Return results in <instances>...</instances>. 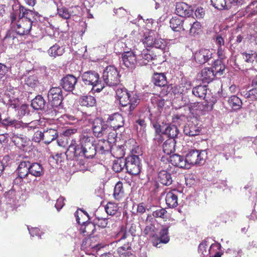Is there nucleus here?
I'll return each mask as SVG.
<instances>
[{
    "mask_svg": "<svg viewBox=\"0 0 257 257\" xmlns=\"http://www.w3.org/2000/svg\"><path fill=\"white\" fill-rule=\"evenodd\" d=\"M176 142L175 139L169 138L163 145V150L165 154L170 155L175 151Z\"/></svg>",
    "mask_w": 257,
    "mask_h": 257,
    "instance_id": "33",
    "label": "nucleus"
},
{
    "mask_svg": "<svg viewBox=\"0 0 257 257\" xmlns=\"http://www.w3.org/2000/svg\"><path fill=\"white\" fill-rule=\"evenodd\" d=\"M58 14L62 18L68 19L71 16L70 12L68 10L64 7H59L57 9Z\"/></svg>",
    "mask_w": 257,
    "mask_h": 257,
    "instance_id": "54",
    "label": "nucleus"
},
{
    "mask_svg": "<svg viewBox=\"0 0 257 257\" xmlns=\"http://www.w3.org/2000/svg\"><path fill=\"white\" fill-rule=\"evenodd\" d=\"M154 127L155 129V132L158 134H163L164 135V130L166 128V124L160 125L159 123H154L153 124Z\"/></svg>",
    "mask_w": 257,
    "mask_h": 257,
    "instance_id": "62",
    "label": "nucleus"
},
{
    "mask_svg": "<svg viewBox=\"0 0 257 257\" xmlns=\"http://www.w3.org/2000/svg\"><path fill=\"white\" fill-rule=\"evenodd\" d=\"M170 162L174 166L187 169L185 158L178 154H173L170 157Z\"/></svg>",
    "mask_w": 257,
    "mask_h": 257,
    "instance_id": "23",
    "label": "nucleus"
},
{
    "mask_svg": "<svg viewBox=\"0 0 257 257\" xmlns=\"http://www.w3.org/2000/svg\"><path fill=\"white\" fill-rule=\"evenodd\" d=\"M11 139L12 142L19 149L27 152L31 149V141L26 136L21 134L13 133Z\"/></svg>",
    "mask_w": 257,
    "mask_h": 257,
    "instance_id": "7",
    "label": "nucleus"
},
{
    "mask_svg": "<svg viewBox=\"0 0 257 257\" xmlns=\"http://www.w3.org/2000/svg\"><path fill=\"white\" fill-rule=\"evenodd\" d=\"M166 203L170 208H174L178 205V197L174 191H169L166 195Z\"/></svg>",
    "mask_w": 257,
    "mask_h": 257,
    "instance_id": "29",
    "label": "nucleus"
},
{
    "mask_svg": "<svg viewBox=\"0 0 257 257\" xmlns=\"http://www.w3.org/2000/svg\"><path fill=\"white\" fill-rule=\"evenodd\" d=\"M124 118L119 113H114L109 116L107 119V122H109L111 128L117 130L122 127L124 125Z\"/></svg>",
    "mask_w": 257,
    "mask_h": 257,
    "instance_id": "19",
    "label": "nucleus"
},
{
    "mask_svg": "<svg viewBox=\"0 0 257 257\" xmlns=\"http://www.w3.org/2000/svg\"><path fill=\"white\" fill-rule=\"evenodd\" d=\"M111 153L117 159H123V157L125 155V152L122 146H112Z\"/></svg>",
    "mask_w": 257,
    "mask_h": 257,
    "instance_id": "44",
    "label": "nucleus"
},
{
    "mask_svg": "<svg viewBox=\"0 0 257 257\" xmlns=\"http://www.w3.org/2000/svg\"><path fill=\"white\" fill-rule=\"evenodd\" d=\"M207 157L206 150L198 151L195 149L190 150L186 155L185 161L187 169L191 165H201L204 163Z\"/></svg>",
    "mask_w": 257,
    "mask_h": 257,
    "instance_id": "3",
    "label": "nucleus"
},
{
    "mask_svg": "<svg viewBox=\"0 0 257 257\" xmlns=\"http://www.w3.org/2000/svg\"><path fill=\"white\" fill-rule=\"evenodd\" d=\"M152 82L155 85L159 87L164 86L167 83L166 76L162 73H154L152 78Z\"/></svg>",
    "mask_w": 257,
    "mask_h": 257,
    "instance_id": "31",
    "label": "nucleus"
},
{
    "mask_svg": "<svg viewBox=\"0 0 257 257\" xmlns=\"http://www.w3.org/2000/svg\"><path fill=\"white\" fill-rule=\"evenodd\" d=\"M213 70L211 68H205L202 69L201 73L198 74V77L203 83H209L211 82L215 76Z\"/></svg>",
    "mask_w": 257,
    "mask_h": 257,
    "instance_id": "20",
    "label": "nucleus"
},
{
    "mask_svg": "<svg viewBox=\"0 0 257 257\" xmlns=\"http://www.w3.org/2000/svg\"><path fill=\"white\" fill-rule=\"evenodd\" d=\"M166 47L167 43L165 40L159 38H155L153 47L164 51Z\"/></svg>",
    "mask_w": 257,
    "mask_h": 257,
    "instance_id": "49",
    "label": "nucleus"
},
{
    "mask_svg": "<svg viewBox=\"0 0 257 257\" xmlns=\"http://www.w3.org/2000/svg\"><path fill=\"white\" fill-rule=\"evenodd\" d=\"M64 200L65 198L63 197H60L57 200L55 207L58 211H59L64 205Z\"/></svg>",
    "mask_w": 257,
    "mask_h": 257,
    "instance_id": "64",
    "label": "nucleus"
},
{
    "mask_svg": "<svg viewBox=\"0 0 257 257\" xmlns=\"http://www.w3.org/2000/svg\"><path fill=\"white\" fill-rule=\"evenodd\" d=\"M211 4L218 10H228L227 0H210Z\"/></svg>",
    "mask_w": 257,
    "mask_h": 257,
    "instance_id": "45",
    "label": "nucleus"
},
{
    "mask_svg": "<svg viewBox=\"0 0 257 257\" xmlns=\"http://www.w3.org/2000/svg\"><path fill=\"white\" fill-rule=\"evenodd\" d=\"M161 90L160 91V95L162 96H166L168 95L170 91L173 89V87L170 85L165 84L164 86H160Z\"/></svg>",
    "mask_w": 257,
    "mask_h": 257,
    "instance_id": "56",
    "label": "nucleus"
},
{
    "mask_svg": "<svg viewBox=\"0 0 257 257\" xmlns=\"http://www.w3.org/2000/svg\"><path fill=\"white\" fill-rule=\"evenodd\" d=\"M43 132L44 143L47 144H49L56 140L58 136L57 131L54 128L46 129L44 130Z\"/></svg>",
    "mask_w": 257,
    "mask_h": 257,
    "instance_id": "26",
    "label": "nucleus"
},
{
    "mask_svg": "<svg viewBox=\"0 0 257 257\" xmlns=\"http://www.w3.org/2000/svg\"><path fill=\"white\" fill-rule=\"evenodd\" d=\"M130 244L127 243L117 248V251L120 257H130L132 254L130 253L129 250H131Z\"/></svg>",
    "mask_w": 257,
    "mask_h": 257,
    "instance_id": "42",
    "label": "nucleus"
},
{
    "mask_svg": "<svg viewBox=\"0 0 257 257\" xmlns=\"http://www.w3.org/2000/svg\"><path fill=\"white\" fill-rule=\"evenodd\" d=\"M206 249V243L205 242L200 243L198 246V252L199 253H201L202 257H205L208 255V251Z\"/></svg>",
    "mask_w": 257,
    "mask_h": 257,
    "instance_id": "58",
    "label": "nucleus"
},
{
    "mask_svg": "<svg viewBox=\"0 0 257 257\" xmlns=\"http://www.w3.org/2000/svg\"><path fill=\"white\" fill-rule=\"evenodd\" d=\"M213 70L215 75H221L225 70V66L220 60H216L214 61L212 67L211 68Z\"/></svg>",
    "mask_w": 257,
    "mask_h": 257,
    "instance_id": "40",
    "label": "nucleus"
},
{
    "mask_svg": "<svg viewBox=\"0 0 257 257\" xmlns=\"http://www.w3.org/2000/svg\"><path fill=\"white\" fill-rule=\"evenodd\" d=\"M193 11L192 8L185 3H177L176 5V13L181 17L189 18L192 15Z\"/></svg>",
    "mask_w": 257,
    "mask_h": 257,
    "instance_id": "17",
    "label": "nucleus"
},
{
    "mask_svg": "<svg viewBox=\"0 0 257 257\" xmlns=\"http://www.w3.org/2000/svg\"><path fill=\"white\" fill-rule=\"evenodd\" d=\"M242 94L245 98L249 99L250 100L257 99V89H252L248 91H243Z\"/></svg>",
    "mask_w": 257,
    "mask_h": 257,
    "instance_id": "52",
    "label": "nucleus"
},
{
    "mask_svg": "<svg viewBox=\"0 0 257 257\" xmlns=\"http://www.w3.org/2000/svg\"><path fill=\"white\" fill-rule=\"evenodd\" d=\"M25 84L29 86L33 87L36 83L37 79L34 76H30L25 78Z\"/></svg>",
    "mask_w": 257,
    "mask_h": 257,
    "instance_id": "59",
    "label": "nucleus"
},
{
    "mask_svg": "<svg viewBox=\"0 0 257 257\" xmlns=\"http://www.w3.org/2000/svg\"><path fill=\"white\" fill-rule=\"evenodd\" d=\"M29 161H21L17 169L18 176L14 179L15 184H21L23 182H28V177L30 174Z\"/></svg>",
    "mask_w": 257,
    "mask_h": 257,
    "instance_id": "6",
    "label": "nucleus"
},
{
    "mask_svg": "<svg viewBox=\"0 0 257 257\" xmlns=\"http://www.w3.org/2000/svg\"><path fill=\"white\" fill-rule=\"evenodd\" d=\"M115 130L111 128V131H109L108 134L104 136L107 137V140H105V141L108 142L111 145L116 141V133Z\"/></svg>",
    "mask_w": 257,
    "mask_h": 257,
    "instance_id": "55",
    "label": "nucleus"
},
{
    "mask_svg": "<svg viewBox=\"0 0 257 257\" xmlns=\"http://www.w3.org/2000/svg\"><path fill=\"white\" fill-rule=\"evenodd\" d=\"M122 59L124 65L128 68H134L138 64V52L136 51L125 52L122 54Z\"/></svg>",
    "mask_w": 257,
    "mask_h": 257,
    "instance_id": "13",
    "label": "nucleus"
},
{
    "mask_svg": "<svg viewBox=\"0 0 257 257\" xmlns=\"http://www.w3.org/2000/svg\"><path fill=\"white\" fill-rule=\"evenodd\" d=\"M102 78L104 82L109 86H117L120 82V75L113 66H108L105 68Z\"/></svg>",
    "mask_w": 257,
    "mask_h": 257,
    "instance_id": "4",
    "label": "nucleus"
},
{
    "mask_svg": "<svg viewBox=\"0 0 257 257\" xmlns=\"http://www.w3.org/2000/svg\"><path fill=\"white\" fill-rule=\"evenodd\" d=\"M207 92V88L206 85H199L193 87L192 89V94L196 97L201 99H205Z\"/></svg>",
    "mask_w": 257,
    "mask_h": 257,
    "instance_id": "30",
    "label": "nucleus"
},
{
    "mask_svg": "<svg viewBox=\"0 0 257 257\" xmlns=\"http://www.w3.org/2000/svg\"><path fill=\"white\" fill-rule=\"evenodd\" d=\"M168 228L163 227L160 232V237H159L160 242L166 243L169 240V237L168 235Z\"/></svg>",
    "mask_w": 257,
    "mask_h": 257,
    "instance_id": "51",
    "label": "nucleus"
},
{
    "mask_svg": "<svg viewBox=\"0 0 257 257\" xmlns=\"http://www.w3.org/2000/svg\"><path fill=\"white\" fill-rule=\"evenodd\" d=\"M144 233L150 237H154L157 235V229L154 225L150 224L147 225L144 230Z\"/></svg>",
    "mask_w": 257,
    "mask_h": 257,
    "instance_id": "48",
    "label": "nucleus"
},
{
    "mask_svg": "<svg viewBox=\"0 0 257 257\" xmlns=\"http://www.w3.org/2000/svg\"><path fill=\"white\" fill-rule=\"evenodd\" d=\"M82 81L84 85L91 86V90L99 92L104 87V84L101 81L99 74L94 71H88L81 75Z\"/></svg>",
    "mask_w": 257,
    "mask_h": 257,
    "instance_id": "2",
    "label": "nucleus"
},
{
    "mask_svg": "<svg viewBox=\"0 0 257 257\" xmlns=\"http://www.w3.org/2000/svg\"><path fill=\"white\" fill-rule=\"evenodd\" d=\"M84 228H81L83 233H86L87 235H90L93 233L95 229V225L91 222H82Z\"/></svg>",
    "mask_w": 257,
    "mask_h": 257,
    "instance_id": "46",
    "label": "nucleus"
},
{
    "mask_svg": "<svg viewBox=\"0 0 257 257\" xmlns=\"http://www.w3.org/2000/svg\"><path fill=\"white\" fill-rule=\"evenodd\" d=\"M32 26V25L30 21L26 20H24L22 18H19L14 29L18 34L25 35L30 33Z\"/></svg>",
    "mask_w": 257,
    "mask_h": 257,
    "instance_id": "14",
    "label": "nucleus"
},
{
    "mask_svg": "<svg viewBox=\"0 0 257 257\" xmlns=\"http://www.w3.org/2000/svg\"><path fill=\"white\" fill-rule=\"evenodd\" d=\"M125 169L127 172L133 175L139 174L141 171L140 159L137 155L128 156L125 159Z\"/></svg>",
    "mask_w": 257,
    "mask_h": 257,
    "instance_id": "5",
    "label": "nucleus"
},
{
    "mask_svg": "<svg viewBox=\"0 0 257 257\" xmlns=\"http://www.w3.org/2000/svg\"><path fill=\"white\" fill-rule=\"evenodd\" d=\"M189 24H190L189 28H187L186 31L189 30L190 33L191 34L198 33V31L200 29L201 26L200 23L197 21L191 22L190 19H189Z\"/></svg>",
    "mask_w": 257,
    "mask_h": 257,
    "instance_id": "47",
    "label": "nucleus"
},
{
    "mask_svg": "<svg viewBox=\"0 0 257 257\" xmlns=\"http://www.w3.org/2000/svg\"><path fill=\"white\" fill-rule=\"evenodd\" d=\"M77 82V79L73 75L68 74L61 80V85L66 91H72Z\"/></svg>",
    "mask_w": 257,
    "mask_h": 257,
    "instance_id": "15",
    "label": "nucleus"
},
{
    "mask_svg": "<svg viewBox=\"0 0 257 257\" xmlns=\"http://www.w3.org/2000/svg\"><path fill=\"white\" fill-rule=\"evenodd\" d=\"M170 27L174 31H185L189 28V19L176 16L170 21Z\"/></svg>",
    "mask_w": 257,
    "mask_h": 257,
    "instance_id": "10",
    "label": "nucleus"
},
{
    "mask_svg": "<svg viewBox=\"0 0 257 257\" xmlns=\"http://www.w3.org/2000/svg\"><path fill=\"white\" fill-rule=\"evenodd\" d=\"M155 39V38L152 36L146 37L143 40V44L146 45L148 47H153Z\"/></svg>",
    "mask_w": 257,
    "mask_h": 257,
    "instance_id": "57",
    "label": "nucleus"
},
{
    "mask_svg": "<svg viewBox=\"0 0 257 257\" xmlns=\"http://www.w3.org/2000/svg\"><path fill=\"white\" fill-rule=\"evenodd\" d=\"M135 125L137 128L138 125H139L141 129L144 130L146 127V122L145 118L140 117L136 120Z\"/></svg>",
    "mask_w": 257,
    "mask_h": 257,
    "instance_id": "63",
    "label": "nucleus"
},
{
    "mask_svg": "<svg viewBox=\"0 0 257 257\" xmlns=\"http://www.w3.org/2000/svg\"><path fill=\"white\" fill-rule=\"evenodd\" d=\"M64 51V48L62 46L55 44L48 50V53L50 56L56 57L62 55Z\"/></svg>",
    "mask_w": 257,
    "mask_h": 257,
    "instance_id": "38",
    "label": "nucleus"
},
{
    "mask_svg": "<svg viewBox=\"0 0 257 257\" xmlns=\"http://www.w3.org/2000/svg\"><path fill=\"white\" fill-rule=\"evenodd\" d=\"M115 93L120 104L122 106H126L128 104L131 92H129L123 86L120 85L115 89Z\"/></svg>",
    "mask_w": 257,
    "mask_h": 257,
    "instance_id": "18",
    "label": "nucleus"
},
{
    "mask_svg": "<svg viewBox=\"0 0 257 257\" xmlns=\"http://www.w3.org/2000/svg\"><path fill=\"white\" fill-rule=\"evenodd\" d=\"M93 138L87 136H82L78 142L72 140L65 152L68 160H77L79 158H92L96 153Z\"/></svg>",
    "mask_w": 257,
    "mask_h": 257,
    "instance_id": "1",
    "label": "nucleus"
},
{
    "mask_svg": "<svg viewBox=\"0 0 257 257\" xmlns=\"http://www.w3.org/2000/svg\"><path fill=\"white\" fill-rule=\"evenodd\" d=\"M92 128L93 134L97 138L103 137L107 135L109 131H111V127L99 118H96L94 120Z\"/></svg>",
    "mask_w": 257,
    "mask_h": 257,
    "instance_id": "8",
    "label": "nucleus"
},
{
    "mask_svg": "<svg viewBox=\"0 0 257 257\" xmlns=\"http://www.w3.org/2000/svg\"><path fill=\"white\" fill-rule=\"evenodd\" d=\"M48 99L51 103L50 107L53 109L54 107L59 106L63 100V95L61 88L59 87H53L48 93Z\"/></svg>",
    "mask_w": 257,
    "mask_h": 257,
    "instance_id": "9",
    "label": "nucleus"
},
{
    "mask_svg": "<svg viewBox=\"0 0 257 257\" xmlns=\"http://www.w3.org/2000/svg\"><path fill=\"white\" fill-rule=\"evenodd\" d=\"M11 158L8 155L0 157V176L2 174L5 167L8 165Z\"/></svg>",
    "mask_w": 257,
    "mask_h": 257,
    "instance_id": "53",
    "label": "nucleus"
},
{
    "mask_svg": "<svg viewBox=\"0 0 257 257\" xmlns=\"http://www.w3.org/2000/svg\"><path fill=\"white\" fill-rule=\"evenodd\" d=\"M166 213L167 211L165 209L161 208L153 211L152 215L155 217L164 218V215Z\"/></svg>",
    "mask_w": 257,
    "mask_h": 257,
    "instance_id": "61",
    "label": "nucleus"
},
{
    "mask_svg": "<svg viewBox=\"0 0 257 257\" xmlns=\"http://www.w3.org/2000/svg\"><path fill=\"white\" fill-rule=\"evenodd\" d=\"M112 145L109 144L108 142L104 140L99 142L97 147L95 146L96 152L101 154H105L109 151L111 152Z\"/></svg>",
    "mask_w": 257,
    "mask_h": 257,
    "instance_id": "37",
    "label": "nucleus"
},
{
    "mask_svg": "<svg viewBox=\"0 0 257 257\" xmlns=\"http://www.w3.org/2000/svg\"><path fill=\"white\" fill-rule=\"evenodd\" d=\"M105 210L107 214L113 215L117 212L118 207L116 204L109 202L105 206Z\"/></svg>",
    "mask_w": 257,
    "mask_h": 257,
    "instance_id": "50",
    "label": "nucleus"
},
{
    "mask_svg": "<svg viewBox=\"0 0 257 257\" xmlns=\"http://www.w3.org/2000/svg\"><path fill=\"white\" fill-rule=\"evenodd\" d=\"M128 98V104H129L128 115H132L133 111L140 102L139 96L134 92H131Z\"/></svg>",
    "mask_w": 257,
    "mask_h": 257,
    "instance_id": "24",
    "label": "nucleus"
},
{
    "mask_svg": "<svg viewBox=\"0 0 257 257\" xmlns=\"http://www.w3.org/2000/svg\"><path fill=\"white\" fill-rule=\"evenodd\" d=\"M33 140L37 143H39L41 141L44 142L43 132L41 131L36 132L33 135Z\"/></svg>",
    "mask_w": 257,
    "mask_h": 257,
    "instance_id": "60",
    "label": "nucleus"
},
{
    "mask_svg": "<svg viewBox=\"0 0 257 257\" xmlns=\"http://www.w3.org/2000/svg\"><path fill=\"white\" fill-rule=\"evenodd\" d=\"M158 179L160 183L166 186L171 185L173 182L171 174L165 170H162L159 173Z\"/></svg>",
    "mask_w": 257,
    "mask_h": 257,
    "instance_id": "27",
    "label": "nucleus"
},
{
    "mask_svg": "<svg viewBox=\"0 0 257 257\" xmlns=\"http://www.w3.org/2000/svg\"><path fill=\"white\" fill-rule=\"evenodd\" d=\"M213 50L207 49H201L194 56L195 59L199 64H204L212 58Z\"/></svg>",
    "mask_w": 257,
    "mask_h": 257,
    "instance_id": "16",
    "label": "nucleus"
},
{
    "mask_svg": "<svg viewBox=\"0 0 257 257\" xmlns=\"http://www.w3.org/2000/svg\"><path fill=\"white\" fill-rule=\"evenodd\" d=\"M191 83L186 81H182L179 85L174 87L173 92L175 94H183L186 93L190 88Z\"/></svg>",
    "mask_w": 257,
    "mask_h": 257,
    "instance_id": "35",
    "label": "nucleus"
},
{
    "mask_svg": "<svg viewBox=\"0 0 257 257\" xmlns=\"http://www.w3.org/2000/svg\"><path fill=\"white\" fill-rule=\"evenodd\" d=\"M79 104L81 106L91 107L96 103L95 98L91 95H85L81 96L79 100Z\"/></svg>",
    "mask_w": 257,
    "mask_h": 257,
    "instance_id": "36",
    "label": "nucleus"
},
{
    "mask_svg": "<svg viewBox=\"0 0 257 257\" xmlns=\"http://www.w3.org/2000/svg\"><path fill=\"white\" fill-rule=\"evenodd\" d=\"M46 102L41 95H37L32 100L31 106L35 110H44L47 114H53L55 111L51 107L45 106Z\"/></svg>",
    "mask_w": 257,
    "mask_h": 257,
    "instance_id": "12",
    "label": "nucleus"
},
{
    "mask_svg": "<svg viewBox=\"0 0 257 257\" xmlns=\"http://www.w3.org/2000/svg\"><path fill=\"white\" fill-rule=\"evenodd\" d=\"M124 167L125 168V159L119 158L113 161L112 168L114 172L118 173L121 172Z\"/></svg>",
    "mask_w": 257,
    "mask_h": 257,
    "instance_id": "41",
    "label": "nucleus"
},
{
    "mask_svg": "<svg viewBox=\"0 0 257 257\" xmlns=\"http://www.w3.org/2000/svg\"><path fill=\"white\" fill-rule=\"evenodd\" d=\"M154 59L148 49H144L141 54L138 53V65L143 66L148 64L150 61Z\"/></svg>",
    "mask_w": 257,
    "mask_h": 257,
    "instance_id": "22",
    "label": "nucleus"
},
{
    "mask_svg": "<svg viewBox=\"0 0 257 257\" xmlns=\"http://www.w3.org/2000/svg\"><path fill=\"white\" fill-rule=\"evenodd\" d=\"M30 174L39 177L43 176L44 174V170L41 164L38 163L31 164L29 162Z\"/></svg>",
    "mask_w": 257,
    "mask_h": 257,
    "instance_id": "25",
    "label": "nucleus"
},
{
    "mask_svg": "<svg viewBox=\"0 0 257 257\" xmlns=\"http://www.w3.org/2000/svg\"><path fill=\"white\" fill-rule=\"evenodd\" d=\"M201 128L197 124L193 121L189 122L184 128V134L188 136L194 137L198 135L200 133Z\"/></svg>",
    "mask_w": 257,
    "mask_h": 257,
    "instance_id": "21",
    "label": "nucleus"
},
{
    "mask_svg": "<svg viewBox=\"0 0 257 257\" xmlns=\"http://www.w3.org/2000/svg\"><path fill=\"white\" fill-rule=\"evenodd\" d=\"M124 194L123 185L121 182H118L114 188L113 196L116 199L119 200Z\"/></svg>",
    "mask_w": 257,
    "mask_h": 257,
    "instance_id": "43",
    "label": "nucleus"
},
{
    "mask_svg": "<svg viewBox=\"0 0 257 257\" xmlns=\"http://www.w3.org/2000/svg\"><path fill=\"white\" fill-rule=\"evenodd\" d=\"M228 103L229 106L234 110L239 109L242 105L241 99L236 95H232L229 97Z\"/></svg>",
    "mask_w": 257,
    "mask_h": 257,
    "instance_id": "39",
    "label": "nucleus"
},
{
    "mask_svg": "<svg viewBox=\"0 0 257 257\" xmlns=\"http://www.w3.org/2000/svg\"><path fill=\"white\" fill-rule=\"evenodd\" d=\"M241 54L244 61L250 65H252L257 58V53L253 50L244 52Z\"/></svg>",
    "mask_w": 257,
    "mask_h": 257,
    "instance_id": "32",
    "label": "nucleus"
},
{
    "mask_svg": "<svg viewBox=\"0 0 257 257\" xmlns=\"http://www.w3.org/2000/svg\"><path fill=\"white\" fill-rule=\"evenodd\" d=\"M19 17L24 20H28L32 24L36 21H40L41 15L37 12L27 9L22 6L19 7Z\"/></svg>",
    "mask_w": 257,
    "mask_h": 257,
    "instance_id": "11",
    "label": "nucleus"
},
{
    "mask_svg": "<svg viewBox=\"0 0 257 257\" xmlns=\"http://www.w3.org/2000/svg\"><path fill=\"white\" fill-rule=\"evenodd\" d=\"M1 126L5 127L8 126H14L16 128H19L23 126V123L20 121H18L15 119H13L8 116L3 118Z\"/></svg>",
    "mask_w": 257,
    "mask_h": 257,
    "instance_id": "28",
    "label": "nucleus"
},
{
    "mask_svg": "<svg viewBox=\"0 0 257 257\" xmlns=\"http://www.w3.org/2000/svg\"><path fill=\"white\" fill-rule=\"evenodd\" d=\"M164 132V135L169 138L175 139L179 134V130L176 125L168 124H166V128Z\"/></svg>",
    "mask_w": 257,
    "mask_h": 257,
    "instance_id": "34",
    "label": "nucleus"
}]
</instances>
